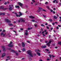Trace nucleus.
<instances>
[{
  "label": "nucleus",
  "mask_w": 61,
  "mask_h": 61,
  "mask_svg": "<svg viewBox=\"0 0 61 61\" xmlns=\"http://www.w3.org/2000/svg\"><path fill=\"white\" fill-rule=\"evenodd\" d=\"M27 53L30 56H31V57H33V54L31 53V51L30 50H28L27 51Z\"/></svg>",
  "instance_id": "1"
},
{
  "label": "nucleus",
  "mask_w": 61,
  "mask_h": 61,
  "mask_svg": "<svg viewBox=\"0 0 61 61\" xmlns=\"http://www.w3.org/2000/svg\"><path fill=\"white\" fill-rule=\"evenodd\" d=\"M13 44V42L11 41H10V44H9L8 45V46H9V47H13V45L11 44Z\"/></svg>",
  "instance_id": "2"
},
{
  "label": "nucleus",
  "mask_w": 61,
  "mask_h": 61,
  "mask_svg": "<svg viewBox=\"0 0 61 61\" xmlns=\"http://www.w3.org/2000/svg\"><path fill=\"white\" fill-rule=\"evenodd\" d=\"M19 13L20 14L19 15L17 14H16V16H17V17H20L21 15H22V12H19Z\"/></svg>",
  "instance_id": "3"
},
{
  "label": "nucleus",
  "mask_w": 61,
  "mask_h": 61,
  "mask_svg": "<svg viewBox=\"0 0 61 61\" xmlns=\"http://www.w3.org/2000/svg\"><path fill=\"white\" fill-rule=\"evenodd\" d=\"M52 41H50L48 43H47V46H48L49 47L50 46V44L51 43V42Z\"/></svg>",
  "instance_id": "4"
},
{
  "label": "nucleus",
  "mask_w": 61,
  "mask_h": 61,
  "mask_svg": "<svg viewBox=\"0 0 61 61\" xmlns=\"http://www.w3.org/2000/svg\"><path fill=\"white\" fill-rule=\"evenodd\" d=\"M5 21L6 22H7V23H10L11 22V21L9 20L8 19H6L5 20Z\"/></svg>",
  "instance_id": "5"
},
{
  "label": "nucleus",
  "mask_w": 61,
  "mask_h": 61,
  "mask_svg": "<svg viewBox=\"0 0 61 61\" xmlns=\"http://www.w3.org/2000/svg\"><path fill=\"white\" fill-rule=\"evenodd\" d=\"M5 56V53H3L2 55V56L1 57L3 58V57H4Z\"/></svg>",
  "instance_id": "6"
},
{
  "label": "nucleus",
  "mask_w": 61,
  "mask_h": 61,
  "mask_svg": "<svg viewBox=\"0 0 61 61\" xmlns=\"http://www.w3.org/2000/svg\"><path fill=\"white\" fill-rule=\"evenodd\" d=\"M18 4L19 5H20L21 6H22V5H23V4L20 2L18 3Z\"/></svg>",
  "instance_id": "7"
},
{
  "label": "nucleus",
  "mask_w": 61,
  "mask_h": 61,
  "mask_svg": "<svg viewBox=\"0 0 61 61\" xmlns=\"http://www.w3.org/2000/svg\"><path fill=\"white\" fill-rule=\"evenodd\" d=\"M18 4L19 5H20L21 6H22V5H23V4L20 2L18 3Z\"/></svg>",
  "instance_id": "8"
},
{
  "label": "nucleus",
  "mask_w": 61,
  "mask_h": 61,
  "mask_svg": "<svg viewBox=\"0 0 61 61\" xmlns=\"http://www.w3.org/2000/svg\"><path fill=\"white\" fill-rule=\"evenodd\" d=\"M29 17L30 18L32 19H34L35 18V17L33 16H29Z\"/></svg>",
  "instance_id": "9"
},
{
  "label": "nucleus",
  "mask_w": 61,
  "mask_h": 61,
  "mask_svg": "<svg viewBox=\"0 0 61 61\" xmlns=\"http://www.w3.org/2000/svg\"><path fill=\"white\" fill-rule=\"evenodd\" d=\"M22 47H25V44L24 42H22Z\"/></svg>",
  "instance_id": "10"
},
{
  "label": "nucleus",
  "mask_w": 61,
  "mask_h": 61,
  "mask_svg": "<svg viewBox=\"0 0 61 61\" xmlns=\"http://www.w3.org/2000/svg\"><path fill=\"white\" fill-rule=\"evenodd\" d=\"M46 46H42L41 47V48H46Z\"/></svg>",
  "instance_id": "11"
},
{
  "label": "nucleus",
  "mask_w": 61,
  "mask_h": 61,
  "mask_svg": "<svg viewBox=\"0 0 61 61\" xmlns=\"http://www.w3.org/2000/svg\"><path fill=\"white\" fill-rule=\"evenodd\" d=\"M1 36H5V34H4V33H1L0 34Z\"/></svg>",
  "instance_id": "12"
},
{
  "label": "nucleus",
  "mask_w": 61,
  "mask_h": 61,
  "mask_svg": "<svg viewBox=\"0 0 61 61\" xmlns=\"http://www.w3.org/2000/svg\"><path fill=\"white\" fill-rule=\"evenodd\" d=\"M20 20L21 22H23L24 23V22H25V20H23L22 19H20Z\"/></svg>",
  "instance_id": "13"
},
{
  "label": "nucleus",
  "mask_w": 61,
  "mask_h": 61,
  "mask_svg": "<svg viewBox=\"0 0 61 61\" xmlns=\"http://www.w3.org/2000/svg\"><path fill=\"white\" fill-rule=\"evenodd\" d=\"M37 55H38V56H41V54H40V53L38 52H37Z\"/></svg>",
  "instance_id": "14"
},
{
  "label": "nucleus",
  "mask_w": 61,
  "mask_h": 61,
  "mask_svg": "<svg viewBox=\"0 0 61 61\" xmlns=\"http://www.w3.org/2000/svg\"><path fill=\"white\" fill-rule=\"evenodd\" d=\"M13 8H12V7H10L9 8V9L10 11H12L13 10Z\"/></svg>",
  "instance_id": "15"
},
{
  "label": "nucleus",
  "mask_w": 61,
  "mask_h": 61,
  "mask_svg": "<svg viewBox=\"0 0 61 61\" xmlns=\"http://www.w3.org/2000/svg\"><path fill=\"white\" fill-rule=\"evenodd\" d=\"M15 8H20L19 6H17V5H15Z\"/></svg>",
  "instance_id": "16"
},
{
  "label": "nucleus",
  "mask_w": 61,
  "mask_h": 61,
  "mask_svg": "<svg viewBox=\"0 0 61 61\" xmlns=\"http://www.w3.org/2000/svg\"><path fill=\"white\" fill-rule=\"evenodd\" d=\"M54 19H57V17L56 16L54 15Z\"/></svg>",
  "instance_id": "17"
},
{
  "label": "nucleus",
  "mask_w": 61,
  "mask_h": 61,
  "mask_svg": "<svg viewBox=\"0 0 61 61\" xmlns=\"http://www.w3.org/2000/svg\"><path fill=\"white\" fill-rule=\"evenodd\" d=\"M49 21H50L51 22H52L53 21V20L52 19H49L48 20Z\"/></svg>",
  "instance_id": "18"
},
{
  "label": "nucleus",
  "mask_w": 61,
  "mask_h": 61,
  "mask_svg": "<svg viewBox=\"0 0 61 61\" xmlns=\"http://www.w3.org/2000/svg\"><path fill=\"white\" fill-rule=\"evenodd\" d=\"M8 25H10V26L13 25V24H12L10 23V24H8Z\"/></svg>",
  "instance_id": "19"
},
{
  "label": "nucleus",
  "mask_w": 61,
  "mask_h": 61,
  "mask_svg": "<svg viewBox=\"0 0 61 61\" xmlns=\"http://www.w3.org/2000/svg\"><path fill=\"white\" fill-rule=\"evenodd\" d=\"M25 51V48H24L22 50V51H23V52H24V51Z\"/></svg>",
  "instance_id": "20"
},
{
  "label": "nucleus",
  "mask_w": 61,
  "mask_h": 61,
  "mask_svg": "<svg viewBox=\"0 0 61 61\" xmlns=\"http://www.w3.org/2000/svg\"><path fill=\"white\" fill-rule=\"evenodd\" d=\"M46 7L48 9H49V10L50 9V8H49V7L48 6H46Z\"/></svg>",
  "instance_id": "21"
},
{
  "label": "nucleus",
  "mask_w": 61,
  "mask_h": 61,
  "mask_svg": "<svg viewBox=\"0 0 61 61\" xmlns=\"http://www.w3.org/2000/svg\"><path fill=\"white\" fill-rule=\"evenodd\" d=\"M31 21H32V22H35V20H31Z\"/></svg>",
  "instance_id": "22"
},
{
  "label": "nucleus",
  "mask_w": 61,
  "mask_h": 61,
  "mask_svg": "<svg viewBox=\"0 0 61 61\" xmlns=\"http://www.w3.org/2000/svg\"><path fill=\"white\" fill-rule=\"evenodd\" d=\"M25 35H28V33L27 32H25Z\"/></svg>",
  "instance_id": "23"
},
{
  "label": "nucleus",
  "mask_w": 61,
  "mask_h": 61,
  "mask_svg": "<svg viewBox=\"0 0 61 61\" xmlns=\"http://www.w3.org/2000/svg\"><path fill=\"white\" fill-rule=\"evenodd\" d=\"M58 44H59L60 45H61V42H59L58 43Z\"/></svg>",
  "instance_id": "24"
},
{
  "label": "nucleus",
  "mask_w": 61,
  "mask_h": 61,
  "mask_svg": "<svg viewBox=\"0 0 61 61\" xmlns=\"http://www.w3.org/2000/svg\"><path fill=\"white\" fill-rule=\"evenodd\" d=\"M29 59L30 60H32V59L31 58H30V57H29Z\"/></svg>",
  "instance_id": "25"
},
{
  "label": "nucleus",
  "mask_w": 61,
  "mask_h": 61,
  "mask_svg": "<svg viewBox=\"0 0 61 61\" xmlns=\"http://www.w3.org/2000/svg\"><path fill=\"white\" fill-rule=\"evenodd\" d=\"M51 55H50V54H49V56H50V58H51Z\"/></svg>",
  "instance_id": "26"
},
{
  "label": "nucleus",
  "mask_w": 61,
  "mask_h": 61,
  "mask_svg": "<svg viewBox=\"0 0 61 61\" xmlns=\"http://www.w3.org/2000/svg\"><path fill=\"white\" fill-rule=\"evenodd\" d=\"M50 10L51 11V12H53V10H52L51 9Z\"/></svg>",
  "instance_id": "27"
},
{
  "label": "nucleus",
  "mask_w": 61,
  "mask_h": 61,
  "mask_svg": "<svg viewBox=\"0 0 61 61\" xmlns=\"http://www.w3.org/2000/svg\"><path fill=\"white\" fill-rule=\"evenodd\" d=\"M4 10H7V9H8L7 8H5L4 9Z\"/></svg>",
  "instance_id": "28"
},
{
  "label": "nucleus",
  "mask_w": 61,
  "mask_h": 61,
  "mask_svg": "<svg viewBox=\"0 0 61 61\" xmlns=\"http://www.w3.org/2000/svg\"><path fill=\"white\" fill-rule=\"evenodd\" d=\"M3 51L4 52H5V48L3 49Z\"/></svg>",
  "instance_id": "29"
},
{
  "label": "nucleus",
  "mask_w": 61,
  "mask_h": 61,
  "mask_svg": "<svg viewBox=\"0 0 61 61\" xmlns=\"http://www.w3.org/2000/svg\"><path fill=\"white\" fill-rule=\"evenodd\" d=\"M32 28H28V30H30V29H31Z\"/></svg>",
  "instance_id": "30"
},
{
  "label": "nucleus",
  "mask_w": 61,
  "mask_h": 61,
  "mask_svg": "<svg viewBox=\"0 0 61 61\" xmlns=\"http://www.w3.org/2000/svg\"><path fill=\"white\" fill-rule=\"evenodd\" d=\"M2 15H5V13H2Z\"/></svg>",
  "instance_id": "31"
},
{
  "label": "nucleus",
  "mask_w": 61,
  "mask_h": 61,
  "mask_svg": "<svg viewBox=\"0 0 61 61\" xmlns=\"http://www.w3.org/2000/svg\"><path fill=\"white\" fill-rule=\"evenodd\" d=\"M32 1L33 2V3H35V1L34 0H32Z\"/></svg>",
  "instance_id": "32"
},
{
  "label": "nucleus",
  "mask_w": 61,
  "mask_h": 61,
  "mask_svg": "<svg viewBox=\"0 0 61 61\" xmlns=\"http://www.w3.org/2000/svg\"><path fill=\"white\" fill-rule=\"evenodd\" d=\"M5 30H3V32H5Z\"/></svg>",
  "instance_id": "33"
},
{
  "label": "nucleus",
  "mask_w": 61,
  "mask_h": 61,
  "mask_svg": "<svg viewBox=\"0 0 61 61\" xmlns=\"http://www.w3.org/2000/svg\"><path fill=\"white\" fill-rule=\"evenodd\" d=\"M45 4L46 5V4H48V2H46L45 3Z\"/></svg>",
  "instance_id": "34"
},
{
  "label": "nucleus",
  "mask_w": 61,
  "mask_h": 61,
  "mask_svg": "<svg viewBox=\"0 0 61 61\" xmlns=\"http://www.w3.org/2000/svg\"><path fill=\"white\" fill-rule=\"evenodd\" d=\"M9 56H8V57H7V58H9V60L10 59V58H9Z\"/></svg>",
  "instance_id": "35"
},
{
  "label": "nucleus",
  "mask_w": 61,
  "mask_h": 61,
  "mask_svg": "<svg viewBox=\"0 0 61 61\" xmlns=\"http://www.w3.org/2000/svg\"><path fill=\"white\" fill-rule=\"evenodd\" d=\"M41 25L42 26H44V25L43 24H41Z\"/></svg>",
  "instance_id": "36"
},
{
  "label": "nucleus",
  "mask_w": 61,
  "mask_h": 61,
  "mask_svg": "<svg viewBox=\"0 0 61 61\" xmlns=\"http://www.w3.org/2000/svg\"><path fill=\"white\" fill-rule=\"evenodd\" d=\"M40 41L41 42H42V41H43V40L42 39H41L40 40Z\"/></svg>",
  "instance_id": "37"
},
{
  "label": "nucleus",
  "mask_w": 61,
  "mask_h": 61,
  "mask_svg": "<svg viewBox=\"0 0 61 61\" xmlns=\"http://www.w3.org/2000/svg\"><path fill=\"white\" fill-rule=\"evenodd\" d=\"M0 7H1V8H4L3 6H1Z\"/></svg>",
  "instance_id": "38"
},
{
  "label": "nucleus",
  "mask_w": 61,
  "mask_h": 61,
  "mask_svg": "<svg viewBox=\"0 0 61 61\" xmlns=\"http://www.w3.org/2000/svg\"><path fill=\"white\" fill-rule=\"evenodd\" d=\"M37 50L38 52H41V51L39 50Z\"/></svg>",
  "instance_id": "39"
},
{
  "label": "nucleus",
  "mask_w": 61,
  "mask_h": 61,
  "mask_svg": "<svg viewBox=\"0 0 61 61\" xmlns=\"http://www.w3.org/2000/svg\"><path fill=\"white\" fill-rule=\"evenodd\" d=\"M53 14H55V13H56V12L55 11H53Z\"/></svg>",
  "instance_id": "40"
},
{
  "label": "nucleus",
  "mask_w": 61,
  "mask_h": 61,
  "mask_svg": "<svg viewBox=\"0 0 61 61\" xmlns=\"http://www.w3.org/2000/svg\"><path fill=\"white\" fill-rule=\"evenodd\" d=\"M51 57H55V56H53V55H51Z\"/></svg>",
  "instance_id": "41"
},
{
  "label": "nucleus",
  "mask_w": 61,
  "mask_h": 61,
  "mask_svg": "<svg viewBox=\"0 0 61 61\" xmlns=\"http://www.w3.org/2000/svg\"><path fill=\"white\" fill-rule=\"evenodd\" d=\"M47 28V29H49V27H48V26H47L46 27Z\"/></svg>",
  "instance_id": "42"
},
{
  "label": "nucleus",
  "mask_w": 61,
  "mask_h": 61,
  "mask_svg": "<svg viewBox=\"0 0 61 61\" xmlns=\"http://www.w3.org/2000/svg\"><path fill=\"white\" fill-rule=\"evenodd\" d=\"M53 28L52 27L51 28V30H53Z\"/></svg>",
  "instance_id": "43"
},
{
  "label": "nucleus",
  "mask_w": 61,
  "mask_h": 61,
  "mask_svg": "<svg viewBox=\"0 0 61 61\" xmlns=\"http://www.w3.org/2000/svg\"><path fill=\"white\" fill-rule=\"evenodd\" d=\"M55 23H52V25H55Z\"/></svg>",
  "instance_id": "44"
},
{
  "label": "nucleus",
  "mask_w": 61,
  "mask_h": 61,
  "mask_svg": "<svg viewBox=\"0 0 61 61\" xmlns=\"http://www.w3.org/2000/svg\"><path fill=\"white\" fill-rule=\"evenodd\" d=\"M42 10L43 11H44L45 12H46V10H44V9H42Z\"/></svg>",
  "instance_id": "45"
},
{
  "label": "nucleus",
  "mask_w": 61,
  "mask_h": 61,
  "mask_svg": "<svg viewBox=\"0 0 61 61\" xmlns=\"http://www.w3.org/2000/svg\"><path fill=\"white\" fill-rule=\"evenodd\" d=\"M38 8L39 9H42V8H41L40 7H39Z\"/></svg>",
  "instance_id": "46"
},
{
  "label": "nucleus",
  "mask_w": 61,
  "mask_h": 61,
  "mask_svg": "<svg viewBox=\"0 0 61 61\" xmlns=\"http://www.w3.org/2000/svg\"><path fill=\"white\" fill-rule=\"evenodd\" d=\"M40 10H38V12H40Z\"/></svg>",
  "instance_id": "47"
},
{
  "label": "nucleus",
  "mask_w": 61,
  "mask_h": 61,
  "mask_svg": "<svg viewBox=\"0 0 61 61\" xmlns=\"http://www.w3.org/2000/svg\"><path fill=\"white\" fill-rule=\"evenodd\" d=\"M43 36H45V34L44 33L43 34Z\"/></svg>",
  "instance_id": "48"
},
{
  "label": "nucleus",
  "mask_w": 61,
  "mask_h": 61,
  "mask_svg": "<svg viewBox=\"0 0 61 61\" xmlns=\"http://www.w3.org/2000/svg\"><path fill=\"white\" fill-rule=\"evenodd\" d=\"M45 33V32L44 31H43L41 33V34H43V33Z\"/></svg>",
  "instance_id": "49"
},
{
  "label": "nucleus",
  "mask_w": 61,
  "mask_h": 61,
  "mask_svg": "<svg viewBox=\"0 0 61 61\" xmlns=\"http://www.w3.org/2000/svg\"><path fill=\"white\" fill-rule=\"evenodd\" d=\"M0 15H3V13H0Z\"/></svg>",
  "instance_id": "50"
},
{
  "label": "nucleus",
  "mask_w": 61,
  "mask_h": 61,
  "mask_svg": "<svg viewBox=\"0 0 61 61\" xmlns=\"http://www.w3.org/2000/svg\"><path fill=\"white\" fill-rule=\"evenodd\" d=\"M20 30H23V28H21Z\"/></svg>",
  "instance_id": "51"
},
{
  "label": "nucleus",
  "mask_w": 61,
  "mask_h": 61,
  "mask_svg": "<svg viewBox=\"0 0 61 61\" xmlns=\"http://www.w3.org/2000/svg\"><path fill=\"white\" fill-rule=\"evenodd\" d=\"M4 4L5 5H7V3L6 2H5V3H4Z\"/></svg>",
  "instance_id": "52"
},
{
  "label": "nucleus",
  "mask_w": 61,
  "mask_h": 61,
  "mask_svg": "<svg viewBox=\"0 0 61 61\" xmlns=\"http://www.w3.org/2000/svg\"><path fill=\"white\" fill-rule=\"evenodd\" d=\"M45 43H48V41H46Z\"/></svg>",
  "instance_id": "53"
},
{
  "label": "nucleus",
  "mask_w": 61,
  "mask_h": 61,
  "mask_svg": "<svg viewBox=\"0 0 61 61\" xmlns=\"http://www.w3.org/2000/svg\"><path fill=\"white\" fill-rule=\"evenodd\" d=\"M45 35H46L47 34V32H46L45 33Z\"/></svg>",
  "instance_id": "54"
},
{
  "label": "nucleus",
  "mask_w": 61,
  "mask_h": 61,
  "mask_svg": "<svg viewBox=\"0 0 61 61\" xmlns=\"http://www.w3.org/2000/svg\"><path fill=\"white\" fill-rule=\"evenodd\" d=\"M58 26H59V27H61V25H58Z\"/></svg>",
  "instance_id": "55"
},
{
  "label": "nucleus",
  "mask_w": 61,
  "mask_h": 61,
  "mask_svg": "<svg viewBox=\"0 0 61 61\" xmlns=\"http://www.w3.org/2000/svg\"><path fill=\"white\" fill-rule=\"evenodd\" d=\"M47 61H48V60H50V59H47Z\"/></svg>",
  "instance_id": "56"
},
{
  "label": "nucleus",
  "mask_w": 61,
  "mask_h": 61,
  "mask_svg": "<svg viewBox=\"0 0 61 61\" xmlns=\"http://www.w3.org/2000/svg\"><path fill=\"white\" fill-rule=\"evenodd\" d=\"M35 51L36 52H37L38 51L37 50H35Z\"/></svg>",
  "instance_id": "57"
},
{
  "label": "nucleus",
  "mask_w": 61,
  "mask_h": 61,
  "mask_svg": "<svg viewBox=\"0 0 61 61\" xmlns=\"http://www.w3.org/2000/svg\"><path fill=\"white\" fill-rule=\"evenodd\" d=\"M25 59V58H22V60H24Z\"/></svg>",
  "instance_id": "58"
},
{
  "label": "nucleus",
  "mask_w": 61,
  "mask_h": 61,
  "mask_svg": "<svg viewBox=\"0 0 61 61\" xmlns=\"http://www.w3.org/2000/svg\"><path fill=\"white\" fill-rule=\"evenodd\" d=\"M58 27H56V29H58Z\"/></svg>",
  "instance_id": "59"
},
{
  "label": "nucleus",
  "mask_w": 61,
  "mask_h": 61,
  "mask_svg": "<svg viewBox=\"0 0 61 61\" xmlns=\"http://www.w3.org/2000/svg\"><path fill=\"white\" fill-rule=\"evenodd\" d=\"M16 55L17 56V55H18V53H16Z\"/></svg>",
  "instance_id": "60"
},
{
  "label": "nucleus",
  "mask_w": 61,
  "mask_h": 61,
  "mask_svg": "<svg viewBox=\"0 0 61 61\" xmlns=\"http://www.w3.org/2000/svg\"><path fill=\"white\" fill-rule=\"evenodd\" d=\"M27 42L28 43H30V41H27Z\"/></svg>",
  "instance_id": "61"
},
{
  "label": "nucleus",
  "mask_w": 61,
  "mask_h": 61,
  "mask_svg": "<svg viewBox=\"0 0 61 61\" xmlns=\"http://www.w3.org/2000/svg\"><path fill=\"white\" fill-rule=\"evenodd\" d=\"M45 50H46L47 51H48V50L47 49H46Z\"/></svg>",
  "instance_id": "62"
},
{
  "label": "nucleus",
  "mask_w": 61,
  "mask_h": 61,
  "mask_svg": "<svg viewBox=\"0 0 61 61\" xmlns=\"http://www.w3.org/2000/svg\"><path fill=\"white\" fill-rule=\"evenodd\" d=\"M43 16L44 17H46V16L45 15H43Z\"/></svg>",
  "instance_id": "63"
},
{
  "label": "nucleus",
  "mask_w": 61,
  "mask_h": 61,
  "mask_svg": "<svg viewBox=\"0 0 61 61\" xmlns=\"http://www.w3.org/2000/svg\"><path fill=\"white\" fill-rule=\"evenodd\" d=\"M53 10H56V8H53Z\"/></svg>",
  "instance_id": "64"
}]
</instances>
